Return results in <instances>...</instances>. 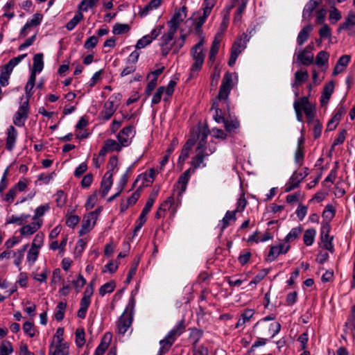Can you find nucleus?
Returning a JSON list of instances; mask_svg holds the SVG:
<instances>
[{"label": "nucleus", "instance_id": "1", "mask_svg": "<svg viewBox=\"0 0 355 355\" xmlns=\"http://www.w3.org/2000/svg\"><path fill=\"white\" fill-rule=\"evenodd\" d=\"M209 134V130L207 127L198 129L197 133V140H198V146L196 148V155L192 157L190 168L186 170L178 178L177 182L174 185L175 192H178L179 197L186 191L188 182L190 180L191 174L195 173V170L205 167L206 164L204 163L205 159L214 153L216 150L215 146L207 148V138Z\"/></svg>", "mask_w": 355, "mask_h": 355}, {"label": "nucleus", "instance_id": "2", "mask_svg": "<svg viewBox=\"0 0 355 355\" xmlns=\"http://www.w3.org/2000/svg\"><path fill=\"white\" fill-rule=\"evenodd\" d=\"M234 86L233 74L230 72L225 73L218 96L211 107V110H215L213 118L218 123H223L226 119L223 110H227V111L230 110L229 95Z\"/></svg>", "mask_w": 355, "mask_h": 355}, {"label": "nucleus", "instance_id": "3", "mask_svg": "<svg viewBox=\"0 0 355 355\" xmlns=\"http://www.w3.org/2000/svg\"><path fill=\"white\" fill-rule=\"evenodd\" d=\"M136 300L134 296H131L123 313L116 321V333L124 336L129 330L132 331V324L135 315V306Z\"/></svg>", "mask_w": 355, "mask_h": 355}, {"label": "nucleus", "instance_id": "4", "mask_svg": "<svg viewBox=\"0 0 355 355\" xmlns=\"http://www.w3.org/2000/svg\"><path fill=\"white\" fill-rule=\"evenodd\" d=\"M203 44L204 38L202 37L199 42L191 49L190 54L193 63L189 69V78L197 77L199 71L202 69L205 60V54L202 51Z\"/></svg>", "mask_w": 355, "mask_h": 355}, {"label": "nucleus", "instance_id": "5", "mask_svg": "<svg viewBox=\"0 0 355 355\" xmlns=\"http://www.w3.org/2000/svg\"><path fill=\"white\" fill-rule=\"evenodd\" d=\"M185 328L184 320L180 321L164 337L159 341V349L157 355H164L166 354L176 339L183 333Z\"/></svg>", "mask_w": 355, "mask_h": 355}, {"label": "nucleus", "instance_id": "6", "mask_svg": "<svg viewBox=\"0 0 355 355\" xmlns=\"http://www.w3.org/2000/svg\"><path fill=\"white\" fill-rule=\"evenodd\" d=\"M249 41L248 35L243 33L239 37L236 38L231 48L230 57L228 64L233 67L239 55V54L246 48L247 42Z\"/></svg>", "mask_w": 355, "mask_h": 355}, {"label": "nucleus", "instance_id": "7", "mask_svg": "<svg viewBox=\"0 0 355 355\" xmlns=\"http://www.w3.org/2000/svg\"><path fill=\"white\" fill-rule=\"evenodd\" d=\"M121 98V94H114L111 96L109 99L104 103L103 110L99 113V118L103 121H108L113 116L117 110V105H114L116 100L120 101Z\"/></svg>", "mask_w": 355, "mask_h": 355}, {"label": "nucleus", "instance_id": "8", "mask_svg": "<svg viewBox=\"0 0 355 355\" xmlns=\"http://www.w3.org/2000/svg\"><path fill=\"white\" fill-rule=\"evenodd\" d=\"M309 173V169L307 167L302 168L300 172L295 171L285 185L284 191L290 192L300 186L301 181L305 178Z\"/></svg>", "mask_w": 355, "mask_h": 355}, {"label": "nucleus", "instance_id": "9", "mask_svg": "<svg viewBox=\"0 0 355 355\" xmlns=\"http://www.w3.org/2000/svg\"><path fill=\"white\" fill-rule=\"evenodd\" d=\"M29 112V103L26 100L19 107L17 111L13 116V123L18 126L22 127L25 124V121L28 119Z\"/></svg>", "mask_w": 355, "mask_h": 355}, {"label": "nucleus", "instance_id": "10", "mask_svg": "<svg viewBox=\"0 0 355 355\" xmlns=\"http://www.w3.org/2000/svg\"><path fill=\"white\" fill-rule=\"evenodd\" d=\"M135 134L136 130L135 126L128 125L120 130L116 137L118 141L120 142L123 147H127L132 143V140L135 137Z\"/></svg>", "mask_w": 355, "mask_h": 355}, {"label": "nucleus", "instance_id": "11", "mask_svg": "<svg viewBox=\"0 0 355 355\" xmlns=\"http://www.w3.org/2000/svg\"><path fill=\"white\" fill-rule=\"evenodd\" d=\"M94 290L86 288L82 299L80 302V308L77 312V316L80 319L86 317L87 309L91 304V298L93 295Z\"/></svg>", "mask_w": 355, "mask_h": 355}, {"label": "nucleus", "instance_id": "12", "mask_svg": "<svg viewBox=\"0 0 355 355\" xmlns=\"http://www.w3.org/2000/svg\"><path fill=\"white\" fill-rule=\"evenodd\" d=\"M175 34V32L168 30L167 33H164L160 39L159 46L161 47L162 55L164 57H166L169 52L173 50Z\"/></svg>", "mask_w": 355, "mask_h": 355}, {"label": "nucleus", "instance_id": "13", "mask_svg": "<svg viewBox=\"0 0 355 355\" xmlns=\"http://www.w3.org/2000/svg\"><path fill=\"white\" fill-rule=\"evenodd\" d=\"M291 248L290 244L281 243L277 245L270 247L266 260L269 262L274 261L279 254H286Z\"/></svg>", "mask_w": 355, "mask_h": 355}, {"label": "nucleus", "instance_id": "14", "mask_svg": "<svg viewBox=\"0 0 355 355\" xmlns=\"http://www.w3.org/2000/svg\"><path fill=\"white\" fill-rule=\"evenodd\" d=\"M49 355H69V345L67 342L51 343Z\"/></svg>", "mask_w": 355, "mask_h": 355}, {"label": "nucleus", "instance_id": "15", "mask_svg": "<svg viewBox=\"0 0 355 355\" xmlns=\"http://www.w3.org/2000/svg\"><path fill=\"white\" fill-rule=\"evenodd\" d=\"M43 220H33L28 225H24L19 229L21 236H30L35 234L42 225Z\"/></svg>", "mask_w": 355, "mask_h": 355}, {"label": "nucleus", "instance_id": "16", "mask_svg": "<svg viewBox=\"0 0 355 355\" xmlns=\"http://www.w3.org/2000/svg\"><path fill=\"white\" fill-rule=\"evenodd\" d=\"M175 194H178V192H175V191L173 190V193L172 196H169L166 200H164L161 205L159 207V208L157 209L156 213H155V218H162V217H164L165 216V213L166 212L167 210H169L173 204V199H174V196ZM178 198H180V197L178 196V195H177ZM182 197V196H180V198Z\"/></svg>", "mask_w": 355, "mask_h": 355}, {"label": "nucleus", "instance_id": "17", "mask_svg": "<svg viewBox=\"0 0 355 355\" xmlns=\"http://www.w3.org/2000/svg\"><path fill=\"white\" fill-rule=\"evenodd\" d=\"M95 217L96 214L94 213H89L84 218L79 231L80 236H83L92 230L96 224Z\"/></svg>", "mask_w": 355, "mask_h": 355}, {"label": "nucleus", "instance_id": "18", "mask_svg": "<svg viewBox=\"0 0 355 355\" xmlns=\"http://www.w3.org/2000/svg\"><path fill=\"white\" fill-rule=\"evenodd\" d=\"M6 135V148L8 150L11 151L15 148L18 136V132L14 126L10 125L7 128Z\"/></svg>", "mask_w": 355, "mask_h": 355}, {"label": "nucleus", "instance_id": "19", "mask_svg": "<svg viewBox=\"0 0 355 355\" xmlns=\"http://www.w3.org/2000/svg\"><path fill=\"white\" fill-rule=\"evenodd\" d=\"M334 83L333 81H330L328 83H327L323 89V92L322 93V95L320 96V105L322 107L326 106L331 96L334 92Z\"/></svg>", "mask_w": 355, "mask_h": 355}, {"label": "nucleus", "instance_id": "20", "mask_svg": "<svg viewBox=\"0 0 355 355\" xmlns=\"http://www.w3.org/2000/svg\"><path fill=\"white\" fill-rule=\"evenodd\" d=\"M309 73L306 70H298L295 73V81L292 84V87L295 90V96H298V87L302 83L307 80Z\"/></svg>", "mask_w": 355, "mask_h": 355}, {"label": "nucleus", "instance_id": "21", "mask_svg": "<svg viewBox=\"0 0 355 355\" xmlns=\"http://www.w3.org/2000/svg\"><path fill=\"white\" fill-rule=\"evenodd\" d=\"M259 328L261 334L265 336L269 335L270 336V338H273L279 332L281 329V324L277 322H275L270 324L263 325Z\"/></svg>", "mask_w": 355, "mask_h": 355}, {"label": "nucleus", "instance_id": "22", "mask_svg": "<svg viewBox=\"0 0 355 355\" xmlns=\"http://www.w3.org/2000/svg\"><path fill=\"white\" fill-rule=\"evenodd\" d=\"M322 0H309V2L305 5L302 17L304 20L309 21L311 18V15L314 10L320 4Z\"/></svg>", "mask_w": 355, "mask_h": 355}, {"label": "nucleus", "instance_id": "23", "mask_svg": "<svg viewBox=\"0 0 355 355\" xmlns=\"http://www.w3.org/2000/svg\"><path fill=\"white\" fill-rule=\"evenodd\" d=\"M112 173L107 171L104 175L101 183V192L103 197H105L109 192L113 184Z\"/></svg>", "mask_w": 355, "mask_h": 355}, {"label": "nucleus", "instance_id": "24", "mask_svg": "<svg viewBox=\"0 0 355 355\" xmlns=\"http://www.w3.org/2000/svg\"><path fill=\"white\" fill-rule=\"evenodd\" d=\"M297 60L303 65H311L313 62V54L307 49L300 50L297 55Z\"/></svg>", "mask_w": 355, "mask_h": 355}, {"label": "nucleus", "instance_id": "25", "mask_svg": "<svg viewBox=\"0 0 355 355\" xmlns=\"http://www.w3.org/2000/svg\"><path fill=\"white\" fill-rule=\"evenodd\" d=\"M112 339V335L107 333L103 337L100 344L96 348L94 355H104L105 351L107 349Z\"/></svg>", "mask_w": 355, "mask_h": 355}, {"label": "nucleus", "instance_id": "26", "mask_svg": "<svg viewBox=\"0 0 355 355\" xmlns=\"http://www.w3.org/2000/svg\"><path fill=\"white\" fill-rule=\"evenodd\" d=\"M300 105L304 111L306 116L315 114V107L313 105L311 104L309 101V97L303 96L297 100Z\"/></svg>", "mask_w": 355, "mask_h": 355}, {"label": "nucleus", "instance_id": "27", "mask_svg": "<svg viewBox=\"0 0 355 355\" xmlns=\"http://www.w3.org/2000/svg\"><path fill=\"white\" fill-rule=\"evenodd\" d=\"M351 57L348 55H344L338 59L333 71V75L336 76L343 72L348 65Z\"/></svg>", "mask_w": 355, "mask_h": 355}, {"label": "nucleus", "instance_id": "28", "mask_svg": "<svg viewBox=\"0 0 355 355\" xmlns=\"http://www.w3.org/2000/svg\"><path fill=\"white\" fill-rule=\"evenodd\" d=\"M184 20L181 10L175 12L171 20L168 22V30L176 33L180 23Z\"/></svg>", "mask_w": 355, "mask_h": 355}, {"label": "nucleus", "instance_id": "29", "mask_svg": "<svg viewBox=\"0 0 355 355\" xmlns=\"http://www.w3.org/2000/svg\"><path fill=\"white\" fill-rule=\"evenodd\" d=\"M225 129L228 132L236 133V130L240 127V123L236 116H230L223 122Z\"/></svg>", "mask_w": 355, "mask_h": 355}, {"label": "nucleus", "instance_id": "30", "mask_svg": "<svg viewBox=\"0 0 355 355\" xmlns=\"http://www.w3.org/2000/svg\"><path fill=\"white\" fill-rule=\"evenodd\" d=\"M195 142V139H190L186 142L184 148L181 150L180 155H179L178 161V164H182L188 158L189 151Z\"/></svg>", "mask_w": 355, "mask_h": 355}, {"label": "nucleus", "instance_id": "31", "mask_svg": "<svg viewBox=\"0 0 355 355\" xmlns=\"http://www.w3.org/2000/svg\"><path fill=\"white\" fill-rule=\"evenodd\" d=\"M203 331L197 328H192L190 329L189 340L191 343L192 349H196L198 343L203 336Z\"/></svg>", "mask_w": 355, "mask_h": 355}, {"label": "nucleus", "instance_id": "32", "mask_svg": "<svg viewBox=\"0 0 355 355\" xmlns=\"http://www.w3.org/2000/svg\"><path fill=\"white\" fill-rule=\"evenodd\" d=\"M254 314V310L247 309L243 311L241 315V318L238 320L236 324V328H239L243 326L246 322H250V319Z\"/></svg>", "mask_w": 355, "mask_h": 355}, {"label": "nucleus", "instance_id": "33", "mask_svg": "<svg viewBox=\"0 0 355 355\" xmlns=\"http://www.w3.org/2000/svg\"><path fill=\"white\" fill-rule=\"evenodd\" d=\"M162 2V0H150V2L140 10L139 15L142 17H146L150 11L157 9L161 6Z\"/></svg>", "mask_w": 355, "mask_h": 355}, {"label": "nucleus", "instance_id": "34", "mask_svg": "<svg viewBox=\"0 0 355 355\" xmlns=\"http://www.w3.org/2000/svg\"><path fill=\"white\" fill-rule=\"evenodd\" d=\"M31 217L30 214H21L20 215H12L10 216L8 220V223L17 224L18 225H24L28 219Z\"/></svg>", "mask_w": 355, "mask_h": 355}, {"label": "nucleus", "instance_id": "35", "mask_svg": "<svg viewBox=\"0 0 355 355\" xmlns=\"http://www.w3.org/2000/svg\"><path fill=\"white\" fill-rule=\"evenodd\" d=\"M312 30L313 26L311 24H308L300 31L297 37L298 45H302L308 40Z\"/></svg>", "mask_w": 355, "mask_h": 355}, {"label": "nucleus", "instance_id": "36", "mask_svg": "<svg viewBox=\"0 0 355 355\" xmlns=\"http://www.w3.org/2000/svg\"><path fill=\"white\" fill-rule=\"evenodd\" d=\"M236 220V213L234 211H227L225 214L223 218L220 220L221 227L220 230L223 232L230 225V221H235Z\"/></svg>", "mask_w": 355, "mask_h": 355}, {"label": "nucleus", "instance_id": "37", "mask_svg": "<svg viewBox=\"0 0 355 355\" xmlns=\"http://www.w3.org/2000/svg\"><path fill=\"white\" fill-rule=\"evenodd\" d=\"M335 214V207L332 205H327L322 214V216L324 218L322 222L329 223L334 218Z\"/></svg>", "mask_w": 355, "mask_h": 355}, {"label": "nucleus", "instance_id": "38", "mask_svg": "<svg viewBox=\"0 0 355 355\" xmlns=\"http://www.w3.org/2000/svg\"><path fill=\"white\" fill-rule=\"evenodd\" d=\"M302 232V228L300 226L292 228L289 233L284 238V243L289 244L288 243L294 241L298 238Z\"/></svg>", "mask_w": 355, "mask_h": 355}, {"label": "nucleus", "instance_id": "39", "mask_svg": "<svg viewBox=\"0 0 355 355\" xmlns=\"http://www.w3.org/2000/svg\"><path fill=\"white\" fill-rule=\"evenodd\" d=\"M28 244L23 245L22 248L17 252H12V257L15 258L13 261L14 264L19 267V270H21L20 265L23 261L24 254L26 250Z\"/></svg>", "mask_w": 355, "mask_h": 355}, {"label": "nucleus", "instance_id": "40", "mask_svg": "<svg viewBox=\"0 0 355 355\" xmlns=\"http://www.w3.org/2000/svg\"><path fill=\"white\" fill-rule=\"evenodd\" d=\"M44 67L43 54L37 53L33 57V65L32 70L40 73Z\"/></svg>", "mask_w": 355, "mask_h": 355}, {"label": "nucleus", "instance_id": "41", "mask_svg": "<svg viewBox=\"0 0 355 355\" xmlns=\"http://www.w3.org/2000/svg\"><path fill=\"white\" fill-rule=\"evenodd\" d=\"M315 235L316 231L315 229L311 228L306 230L303 235L304 243L307 246L311 245L315 241Z\"/></svg>", "mask_w": 355, "mask_h": 355}, {"label": "nucleus", "instance_id": "42", "mask_svg": "<svg viewBox=\"0 0 355 355\" xmlns=\"http://www.w3.org/2000/svg\"><path fill=\"white\" fill-rule=\"evenodd\" d=\"M116 288V283L114 280H110V282L102 285L98 291L99 295L103 297L107 293H112Z\"/></svg>", "mask_w": 355, "mask_h": 355}, {"label": "nucleus", "instance_id": "43", "mask_svg": "<svg viewBox=\"0 0 355 355\" xmlns=\"http://www.w3.org/2000/svg\"><path fill=\"white\" fill-rule=\"evenodd\" d=\"M67 309V303L64 302H60L55 309L54 317L56 320L62 321L64 317V312Z\"/></svg>", "mask_w": 355, "mask_h": 355}, {"label": "nucleus", "instance_id": "44", "mask_svg": "<svg viewBox=\"0 0 355 355\" xmlns=\"http://www.w3.org/2000/svg\"><path fill=\"white\" fill-rule=\"evenodd\" d=\"M49 209L50 207L49 204H44L37 207L35 209L34 215L32 218L33 220H42V219H40V217L43 216L45 214V213L49 210Z\"/></svg>", "mask_w": 355, "mask_h": 355}, {"label": "nucleus", "instance_id": "45", "mask_svg": "<svg viewBox=\"0 0 355 355\" xmlns=\"http://www.w3.org/2000/svg\"><path fill=\"white\" fill-rule=\"evenodd\" d=\"M83 19V15L82 12L78 11L76 12L73 17L67 24L66 28L69 31H72L79 24V22Z\"/></svg>", "mask_w": 355, "mask_h": 355}, {"label": "nucleus", "instance_id": "46", "mask_svg": "<svg viewBox=\"0 0 355 355\" xmlns=\"http://www.w3.org/2000/svg\"><path fill=\"white\" fill-rule=\"evenodd\" d=\"M105 146L109 151H117L119 152L121 150L122 147H123L120 142H117L116 141L108 139L105 142Z\"/></svg>", "mask_w": 355, "mask_h": 355}, {"label": "nucleus", "instance_id": "47", "mask_svg": "<svg viewBox=\"0 0 355 355\" xmlns=\"http://www.w3.org/2000/svg\"><path fill=\"white\" fill-rule=\"evenodd\" d=\"M13 349L10 341L4 340L0 344V355H10L12 353Z\"/></svg>", "mask_w": 355, "mask_h": 355}, {"label": "nucleus", "instance_id": "48", "mask_svg": "<svg viewBox=\"0 0 355 355\" xmlns=\"http://www.w3.org/2000/svg\"><path fill=\"white\" fill-rule=\"evenodd\" d=\"M44 240V234L41 232H38L35 236L31 248L39 250L43 245Z\"/></svg>", "mask_w": 355, "mask_h": 355}, {"label": "nucleus", "instance_id": "49", "mask_svg": "<svg viewBox=\"0 0 355 355\" xmlns=\"http://www.w3.org/2000/svg\"><path fill=\"white\" fill-rule=\"evenodd\" d=\"M55 202L58 207H62L67 202V195L62 190H58L55 195Z\"/></svg>", "mask_w": 355, "mask_h": 355}, {"label": "nucleus", "instance_id": "50", "mask_svg": "<svg viewBox=\"0 0 355 355\" xmlns=\"http://www.w3.org/2000/svg\"><path fill=\"white\" fill-rule=\"evenodd\" d=\"M247 205V200L245 198V193L242 191L240 194L239 199L236 202V207L234 211L236 214L237 212H242L244 211L245 207Z\"/></svg>", "mask_w": 355, "mask_h": 355}, {"label": "nucleus", "instance_id": "51", "mask_svg": "<svg viewBox=\"0 0 355 355\" xmlns=\"http://www.w3.org/2000/svg\"><path fill=\"white\" fill-rule=\"evenodd\" d=\"M17 191L16 189L12 187H11L7 193L5 195L3 194V196H1L3 198V201L6 202L8 205H11L16 196H17Z\"/></svg>", "mask_w": 355, "mask_h": 355}, {"label": "nucleus", "instance_id": "52", "mask_svg": "<svg viewBox=\"0 0 355 355\" xmlns=\"http://www.w3.org/2000/svg\"><path fill=\"white\" fill-rule=\"evenodd\" d=\"M39 253L38 250L32 248H30L26 255V260L30 266H33L37 261Z\"/></svg>", "mask_w": 355, "mask_h": 355}, {"label": "nucleus", "instance_id": "53", "mask_svg": "<svg viewBox=\"0 0 355 355\" xmlns=\"http://www.w3.org/2000/svg\"><path fill=\"white\" fill-rule=\"evenodd\" d=\"M248 2V0H234V3L229 8V10L232 9L234 6H237L236 12L243 15Z\"/></svg>", "mask_w": 355, "mask_h": 355}, {"label": "nucleus", "instance_id": "54", "mask_svg": "<svg viewBox=\"0 0 355 355\" xmlns=\"http://www.w3.org/2000/svg\"><path fill=\"white\" fill-rule=\"evenodd\" d=\"M355 25V14L354 12H349L347 15V18L345 19V22H343L340 26V30H345L349 28V26H354Z\"/></svg>", "mask_w": 355, "mask_h": 355}, {"label": "nucleus", "instance_id": "55", "mask_svg": "<svg viewBox=\"0 0 355 355\" xmlns=\"http://www.w3.org/2000/svg\"><path fill=\"white\" fill-rule=\"evenodd\" d=\"M23 331L24 334L28 335L30 338H33L35 335V329L33 322L26 321L23 324Z\"/></svg>", "mask_w": 355, "mask_h": 355}, {"label": "nucleus", "instance_id": "56", "mask_svg": "<svg viewBox=\"0 0 355 355\" xmlns=\"http://www.w3.org/2000/svg\"><path fill=\"white\" fill-rule=\"evenodd\" d=\"M130 31V26L125 24H116L113 26L112 33L115 35H122Z\"/></svg>", "mask_w": 355, "mask_h": 355}, {"label": "nucleus", "instance_id": "57", "mask_svg": "<svg viewBox=\"0 0 355 355\" xmlns=\"http://www.w3.org/2000/svg\"><path fill=\"white\" fill-rule=\"evenodd\" d=\"M76 344L78 347H82L85 343V331L83 329H78L75 333Z\"/></svg>", "mask_w": 355, "mask_h": 355}, {"label": "nucleus", "instance_id": "58", "mask_svg": "<svg viewBox=\"0 0 355 355\" xmlns=\"http://www.w3.org/2000/svg\"><path fill=\"white\" fill-rule=\"evenodd\" d=\"M320 239L323 244V247L328 251L333 252L334 250V245L332 243L333 236H321Z\"/></svg>", "mask_w": 355, "mask_h": 355}, {"label": "nucleus", "instance_id": "59", "mask_svg": "<svg viewBox=\"0 0 355 355\" xmlns=\"http://www.w3.org/2000/svg\"><path fill=\"white\" fill-rule=\"evenodd\" d=\"M328 59V53L324 51H321L316 55L315 64L320 67L323 66L325 63L327 62Z\"/></svg>", "mask_w": 355, "mask_h": 355}, {"label": "nucleus", "instance_id": "60", "mask_svg": "<svg viewBox=\"0 0 355 355\" xmlns=\"http://www.w3.org/2000/svg\"><path fill=\"white\" fill-rule=\"evenodd\" d=\"M164 92L165 87L161 86L158 87V89H157L156 92L155 93L152 98L151 103L153 105L158 104L161 101L162 96L165 94Z\"/></svg>", "mask_w": 355, "mask_h": 355}, {"label": "nucleus", "instance_id": "61", "mask_svg": "<svg viewBox=\"0 0 355 355\" xmlns=\"http://www.w3.org/2000/svg\"><path fill=\"white\" fill-rule=\"evenodd\" d=\"M216 3V0H204L202 3V10L205 16H209Z\"/></svg>", "mask_w": 355, "mask_h": 355}, {"label": "nucleus", "instance_id": "62", "mask_svg": "<svg viewBox=\"0 0 355 355\" xmlns=\"http://www.w3.org/2000/svg\"><path fill=\"white\" fill-rule=\"evenodd\" d=\"M42 20V15L41 14H35L33 17L27 21L26 23V27H32V26H36L41 24Z\"/></svg>", "mask_w": 355, "mask_h": 355}, {"label": "nucleus", "instance_id": "63", "mask_svg": "<svg viewBox=\"0 0 355 355\" xmlns=\"http://www.w3.org/2000/svg\"><path fill=\"white\" fill-rule=\"evenodd\" d=\"M304 157V148H300V147H297L295 153V162L298 166H301L303 164Z\"/></svg>", "mask_w": 355, "mask_h": 355}, {"label": "nucleus", "instance_id": "64", "mask_svg": "<svg viewBox=\"0 0 355 355\" xmlns=\"http://www.w3.org/2000/svg\"><path fill=\"white\" fill-rule=\"evenodd\" d=\"M251 255V252L249 250H245L240 254L238 260L242 266H244L250 261Z\"/></svg>", "mask_w": 355, "mask_h": 355}]
</instances>
